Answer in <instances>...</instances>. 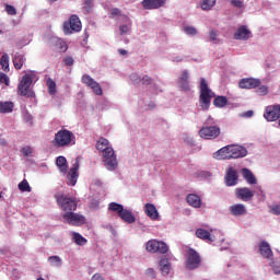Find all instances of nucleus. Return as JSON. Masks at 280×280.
<instances>
[{
	"label": "nucleus",
	"instance_id": "3c124183",
	"mask_svg": "<svg viewBox=\"0 0 280 280\" xmlns=\"http://www.w3.org/2000/svg\"><path fill=\"white\" fill-rule=\"evenodd\" d=\"M271 212L273 213V215H280V205L271 206Z\"/></svg>",
	"mask_w": 280,
	"mask_h": 280
},
{
	"label": "nucleus",
	"instance_id": "69168bd1",
	"mask_svg": "<svg viewBox=\"0 0 280 280\" xmlns=\"http://www.w3.org/2000/svg\"><path fill=\"white\" fill-rule=\"evenodd\" d=\"M0 145H8V141L5 139H0Z\"/></svg>",
	"mask_w": 280,
	"mask_h": 280
},
{
	"label": "nucleus",
	"instance_id": "8fccbe9b",
	"mask_svg": "<svg viewBox=\"0 0 280 280\" xmlns=\"http://www.w3.org/2000/svg\"><path fill=\"white\" fill-rule=\"evenodd\" d=\"M120 35L124 36V34H128L130 32V27L127 24H122L119 27Z\"/></svg>",
	"mask_w": 280,
	"mask_h": 280
},
{
	"label": "nucleus",
	"instance_id": "13d9d810",
	"mask_svg": "<svg viewBox=\"0 0 280 280\" xmlns=\"http://www.w3.org/2000/svg\"><path fill=\"white\" fill-rule=\"evenodd\" d=\"M253 115H255V112L253 110H247V112H244L241 117H246V118H250L253 117Z\"/></svg>",
	"mask_w": 280,
	"mask_h": 280
},
{
	"label": "nucleus",
	"instance_id": "864d4df0",
	"mask_svg": "<svg viewBox=\"0 0 280 280\" xmlns=\"http://www.w3.org/2000/svg\"><path fill=\"white\" fill-rule=\"evenodd\" d=\"M92 8H93V0H85V10H86V12H91Z\"/></svg>",
	"mask_w": 280,
	"mask_h": 280
},
{
	"label": "nucleus",
	"instance_id": "a211bd4d",
	"mask_svg": "<svg viewBox=\"0 0 280 280\" xmlns=\"http://www.w3.org/2000/svg\"><path fill=\"white\" fill-rule=\"evenodd\" d=\"M260 84L261 81L259 79L245 78L240 81L238 86L240 89H257Z\"/></svg>",
	"mask_w": 280,
	"mask_h": 280
},
{
	"label": "nucleus",
	"instance_id": "de8ad7c7",
	"mask_svg": "<svg viewBox=\"0 0 280 280\" xmlns=\"http://www.w3.org/2000/svg\"><path fill=\"white\" fill-rule=\"evenodd\" d=\"M178 81H189V71L183 70Z\"/></svg>",
	"mask_w": 280,
	"mask_h": 280
},
{
	"label": "nucleus",
	"instance_id": "c756f323",
	"mask_svg": "<svg viewBox=\"0 0 280 280\" xmlns=\"http://www.w3.org/2000/svg\"><path fill=\"white\" fill-rule=\"evenodd\" d=\"M14 110V103L12 101L1 102L0 101V113H12Z\"/></svg>",
	"mask_w": 280,
	"mask_h": 280
},
{
	"label": "nucleus",
	"instance_id": "09e8293b",
	"mask_svg": "<svg viewBox=\"0 0 280 280\" xmlns=\"http://www.w3.org/2000/svg\"><path fill=\"white\" fill-rule=\"evenodd\" d=\"M145 275L147 277H151V279H156V271L153 268H148Z\"/></svg>",
	"mask_w": 280,
	"mask_h": 280
},
{
	"label": "nucleus",
	"instance_id": "7ed1b4c3",
	"mask_svg": "<svg viewBox=\"0 0 280 280\" xmlns=\"http://www.w3.org/2000/svg\"><path fill=\"white\" fill-rule=\"evenodd\" d=\"M215 97V93L209 89V83L205 78L200 79V94H199V104L202 110H209L211 106V100Z\"/></svg>",
	"mask_w": 280,
	"mask_h": 280
},
{
	"label": "nucleus",
	"instance_id": "bf43d9fd",
	"mask_svg": "<svg viewBox=\"0 0 280 280\" xmlns=\"http://www.w3.org/2000/svg\"><path fill=\"white\" fill-rule=\"evenodd\" d=\"M131 80L133 84H139V82H141V78L137 77V74H131Z\"/></svg>",
	"mask_w": 280,
	"mask_h": 280
},
{
	"label": "nucleus",
	"instance_id": "412c9836",
	"mask_svg": "<svg viewBox=\"0 0 280 280\" xmlns=\"http://www.w3.org/2000/svg\"><path fill=\"white\" fill-rule=\"evenodd\" d=\"M229 211L234 218H240V215H246V206L244 203H235L230 206Z\"/></svg>",
	"mask_w": 280,
	"mask_h": 280
},
{
	"label": "nucleus",
	"instance_id": "c85d7f7f",
	"mask_svg": "<svg viewBox=\"0 0 280 280\" xmlns=\"http://www.w3.org/2000/svg\"><path fill=\"white\" fill-rule=\"evenodd\" d=\"M56 165L62 174H67L69 166L67 165V158L60 155L56 160Z\"/></svg>",
	"mask_w": 280,
	"mask_h": 280
},
{
	"label": "nucleus",
	"instance_id": "39448f33",
	"mask_svg": "<svg viewBox=\"0 0 280 280\" xmlns=\"http://www.w3.org/2000/svg\"><path fill=\"white\" fill-rule=\"evenodd\" d=\"M56 202L65 213H71V211H75L78 209V200L73 197H69L65 194L55 195Z\"/></svg>",
	"mask_w": 280,
	"mask_h": 280
},
{
	"label": "nucleus",
	"instance_id": "6e6552de",
	"mask_svg": "<svg viewBox=\"0 0 280 280\" xmlns=\"http://www.w3.org/2000/svg\"><path fill=\"white\" fill-rule=\"evenodd\" d=\"M73 32H82V22L78 15H71L68 22L63 23V34L69 36Z\"/></svg>",
	"mask_w": 280,
	"mask_h": 280
},
{
	"label": "nucleus",
	"instance_id": "5fc2aeb1",
	"mask_svg": "<svg viewBox=\"0 0 280 280\" xmlns=\"http://www.w3.org/2000/svg\"><path fill=\"white\" fill-rule=\"evenodd\" d=\"M110 14L112 16H121V10H119L118 8H114L112 9Z\"/></svg>",
	"mask_w": 280,
	"mask_h": 280
},
{
	"label": "nucleus",
	"instance_id": "f257e3e1",
	"mask_svg": "<svg viewBox=\"0 0 280 280\" xmlns=\"http://www.w3.org/2000/svg\"><path fill=\"white\" fill-rule=\"evenodd\" d=\"M96 150L103 152V161L107 170L110 172L117 170V155L115 154V150L108 147V139L100 138V140L96 142Z\"/></svg>",
	"mask_w": 280,
	"mask_h": 280
},
{
	"label": "nucleus",
	"instance_id": "58836bf2",
	"mask_svg": "<svg viewBox=\"0 0 280 280\" xmlns=\"http://www.w3.org/2000/svg\"><path fill=\"white\" fill-rule=\"evenodd\" d=\"M20 191H32V186H30V183L27 179H23L19 185H18Z\"/></svg>",
	"mask_w": 280,
	"mask_h": 280
},
{
	"label": "nucleus",
	"instance_id": "a878e982",
	"mask_svg": "<svg viewBox=\"0 0 280 280\" xmlns=\"http://www.w3.org/2000/svg\"><path fill=\"white\" fill-rule=\"evenodd\" d=\"M242 175L248 185H257V177H255V174L250 170L242 168Z\"/></svg>",
	"mask_w": 280,
	"mask_h": 280
},
{
	"label": "nucleus",
	"instance_id": "9b49d317",
	"mask_svg": "<svg viewBox=\"0 0 280 280\" xmlns=\"http://www.w3.org/2000/svg\"><path fill=\"white\" fill-rule=\"evenodd\" d=\"M82 84H85V86H89V89H92L94 95H104V92L102 91V86L97 81L93 80L91 75L84 74L81 78Z\"/></svg>",
	"mask_w": 280,
	"mask_h": 280
},
{
	"label": "nucleus",
	"instance_id": "603ef678",
	"mask_svg": "<svg viewBox=\"0 0 280 280\" xmlns=\"http://www.w3.org/2000/svg\"><path fill=\"white\" fill-rule=\"evenodd\" d=\"M22 154H23L24 156H30V154H32V147H24V148L22 149Z\"/></svg>",
	"mask_w": 280,
	"mask_h": 280
},
{
	"label": "nucleus",
	"instance_id": "393cba45",
	"mask_svg": "<svg viewBox=\"0 0 280 280\" xmlns=\"http://www.w3.org/2000/svg\"><path fill=\"white\" fill-rule=\"evenodd\" d=\"M160 270L164 277H167V275H170V270H172V264L170 262V259L167 257H162L160 259Z\"/></svg>",
	"mask_w": 280,
	"mask_h": 280
},
{
	"label": "nucleus",
	"instance_id": "f03ea898",
	"mask_svg": "<svg viewBox=\"0 0 280 280\" xmlns=\"http://www.w3.org/2000/svg\"><path fill=\"white\" fill-rule=\"evenodd\" d=\"M51 143L55 148H69V145H75V135L69 129H60L58 133H55Z\"/></svg>",
	"mask_w": 280,
	"mask_h": 280
},
{
	"label": "nucleus",
	"instance_id": "a18cd8bd",
	"mask_svg": "<svg viewBox=\"0 0 280 280\" xmlns=\"http://www.w3.org/2000/svg\"><path fill=\"white\" fill-rule=\"evenodd\" d=\"M258 95H268V86L260 85L257 90Z\"/></svg>",
	"mask_w": 280,
	"mask_h": 280
},
{
	"label": "nucleus",
	"instance_id": "f704fd0d",
	"mask_svg": "<svg viewBox=\"0 0 280 280\" xmlns=\"http://www.w3.org/2000/svg\"><path fill=\"white\" fill-rule=\"evenodd\" d=\"M217 0H202L200 3L201 10L209 12L214 5Z\"/></svg>",
	"mask_w": 280,
	"mask_h": 280
},
{
	"label": "nucleus",
	"instance_id": "4c0bfd02",
	"mask_svg": "<svg viewBox=\"0 0 280 280\" xmlns=\"http://www.w3.org/2000/svg\"><path fill=\"white\" fill-rule=\"evenodd\" d=\"M48 261L52 267L60 268L62 266V259L59 256H50L48 257Z\"/></svg>",
	"mask_w": 280,
	"mask_h": 280
},
{
	"label": "nucleus",
	"instance_id": "aec40b11",
	"mask_svg": "<svg viewBox=\"0 0 280 280\" xmlns=\"http://www.w3.org/2000/svg\"><path fill=\"white\" fill-rule=\"evenodd\" d=\"M80 168V164L74 163L73 167L70 168L69 173H68V185H70L71 187H75V183H78V170Z\"/></svg>",
	"mask_w": 280,
	"mask_h": 280
},
{
	"label": "nucleus",
	"instance_id": "774afa93",
	"mask_svg": "<svg viewBox=\"0 0 280 280\" xmlns=\"http://www.w3.org/2000/svg\"><path fill=\"white\" fill-rule=\"evenodd\" d=\"M50 1L54 3V2H56V1H58V0H50Z\"/></svg>",
	"mask_w": 280,
	"mask_h": 280
},
{
	"label": "nucleus",
	"instance_id": "6e6d98bb",
	"mask_svg": "<svg viewBox=\"0 0 280 280\" xmlns=\"http://www.w3.org/2000/svg\"><path fill=\"white\" fill-rule=\"evenodd\" d=\"M142 84H152V79L150 78V75H144L142 78Z\"/></svg>",
	"mask_w": 280,
	"mask_h": 280
},
{
	"label": "nucleus",
	"instance_id": "4be33fe9",
	"mask_svg": "<svg viewBox=\"0 0 280 280\" xmlns=\"http://www.w3.org/2000/svg\"><path fill=\"white\" fill-rule=\"evenodd\" d=\"M118 215L124 222H127V224H135V222H137V218L135 217V214H132V211L128 209L122 208L121 212Z\"/></svg>",
	"mask_w": 280,
	"mask_h": 280
},
{
	"label": "nucleus",
	"instance_id": "7c9ffc66",
	"mask_svg": "<svg viewBox=\"0 0 280 280\" xmlns=\"http://www.w3.org/2000/svg\"><path fill=\"white\" fill-rule=\"evenodd\" d=\"M24 63H25V56H23L22 54H16L13 58L14 68L18 70H21L23 69Z\"/></svg>",
	"mask_w": 280,
	"mask_h": 280
},
{
	"label": "nucleus",
	"instance_id": "72a5a7b5",
	"mask_svg": "<svg viewBox=\"0 0 280 280\" xmlns=\"http://www.w3.org/2000/svg\"><path fill=\"white\" fill-rule=\"evenodd\" d=\"M55 47H57V49L61 52L65 54V51H67V49H69V46L67 45V42H65L61 38H57L55 40Z\"/></svg>",
	"mask_w": 280,
	"mask_h": 280
},
{
	"label": "nucleus",
	"instance_id": "680f3d73",
	"mask_svg": "<svg viewBox=\"0 0 280 280\" xmlns=\"http://www.w3.org/2000/svg\"><path fill=\"white\" fill-rule=\"evenodd\" d=\"M218 38V33H215V31H211L210 32V40H217Z\"/></svg>",
	"mask_w": 280,
	"mask_h": 280
},
{
	"label": "nucleus",
	"instance_id": "0eeeda50",
	"mask_svg": "<svg viewBox=\"0 0 280 280\" xmlns=\"http://www.w3.org/2000/svg\"><path fill=\"white\" fill-rule=\"evenodd\" d=\"M147 253H159L160 255H165L170 250V246L165 242L159 240H150L145 244Z\"/></svg>",
	"mask_w": 280,
	"mask_h": 280
},
{
	"label": "nucleus",
	"instance_id": "dca6fc26",
	"mask_svg": "<svg viewBox=\"0 0 280 280\" xmlns=\"http://www.w3.org/2000/svg\"><path fill=\"white\" fill-rule=\"evenodd\" d=\"M258 248L264 259H272V257H275V253H272V248L268 242L261 241L258 245Z\"/></svg>",
	"mask_w": 280,
	"mask_h": 280
},
{
	"label": "nucleus",
	"instance_id": "423d86ee",
	"mask_svg": "<svg viewBox=\"0 0 280 280\" xmlns=\"http://www.w3.org/2000/svg\"><path fill=\"white\" fill-rule=\"evenodd\" d=\"M201 264L202 257H200V254L196 249L189 247L186 252V270H197V268H200Z\"/></svg>",
	"mask_w": 280,
	"mask_h": 280
},
{
	"label": "nucleus",
	"instance_id": "cd10ccee",
	"mask_svg": "<svg viewBox=\"0 0 280 280\" xmlns=\"http://www.w3.org/2000/svg\"><path fill=\"white\" fill-rule=\"evenodd\" d=\"M196 237H198L199 240H203V242H213V237H211V232L205 229H197Z\"/></svg>",
	"mask_w": 280,
	"mask_h": 280
},
{
	"label": "nucleus",
	"instance_id": "e2e57ef3",
	"mask_svg": "<svg viewBox=\"0 0 280 280\" xmlns=\"http://www.w3.org/2000/svg\"><path fill=\"white\" fill-rule=\"evenodd\" d=\"M118 54H120V56H128V50L126 49H118Z\"/></svg>",
	"mask_w": 280,
	"mask_h": 280
},
{
	"label": "nucleus",
	"instance_id": "79ce46f5",
	"mask_svg": "<svg viewBox=\"0 0 280 280\" xmlns=\"http://www.w3.org/2000/svg\"><path fill=\"white\" fill-rule=\"evenodd\" d=\"M0 84H5V86H10V78L8 74L0 72Z\"/></svg>",
	"mask_w": 280,
	"mask_h": 280
},
{
	"label": "nucleus",
	"instance_id": "1a4fd4ad",
	"mask_svg": "<svg viewBox=\"0 0 280 280\" xmlns=\"http://www.w3.org/2000/svg\"><path fill=\"white\" fill-rule=\"evenodd\" d=\"M62 219L70 226H82V224H86V217L73 211L63 213Z\"/></svg>",
	"mask_w": 280,
	"mask_h": 280
},
{
	"label": "nucleus",
	"instance_id": "4d7b16f0",
	"mask_svg": "<svg viewBox=\"0 0 280 280\" xmlns=\"http://www.w3.org/2000/svg\"><path fill=\"white\" fill-rule=\"evenodd\" d=\"M63 62L67 67H71V65H73V59L71 57H66Z\"/></svg>",
	"mask_w": 280,
	"mask_h": 280
},
{
	"label": "nucleus",
	"instance_id": "e433bc0d",
	"mask_svg": "<svg viewBox=\"0 0 280 280\" xmlns=\"http://www.w3.org/2000/svg\"><path fill=\"white\" fill-rule=\"evenodd\" d=\"M46 86L48 88L49 95H56V81L51 78L46 80Z\"/></svg>",
	"mask_w": 280,
	"mask_h": 280
},
{
	"label": "nucleus",
	"instance_id": "ea45409f",
	"mask_svg": "<svg viewBox=\"0 0 280 280\" xmlns=\"http://www.w3.org/2000/svg\"><path fill=\"white\" fill-rule=\"evenodd\" d=\"M109 211H117L118 215L124 211V206L117 202H110L108 206Z\"/></svg>",
	"mask_w": 280,
	"mask_h": 280
},
{
	"label": "nucleus",
	"instance_id": "052dcab7",
	"mask_svg": "<svg viewBox=\"0 0 280 280\" xmlns=\"http://www.w3.org/2000/svg\"><path fill=\"white\" fill-rule=\"evenodd\" d=\"M91 280H105L101 273H94L91 278Z\"/></svg>",
	"mask_w": 280,
	"mask_h": 280
},
{
	"label": "nucleus",
	"instance_id": "c03bdc74",
	"mask_svg": "<svg viewBox=\"0 0 280 280\" xmlns=\"http://www.w3.org/2000/svg\"><path fill=\"white\" fill-rule=\"evenodd\" d=\"M5 12H7V14H9L10 16H15V14H16V9L14 8V5L5 4Z\"/></svg>",
	"mask_w": 280,
	"mask_h": 280
},
{
	"label": "nucleus",
	"instance_id": "4468645a",
	"mask_svg": "<svg viewBox=\"0 0 280 280\" xmlns=\"http://www.w3.org/2000/svg\"><path fill=\"white\" fill-rule=\"evenodd\" d=\"M235 196L238 200H243V202H248L255 198V191L250 190L248 187L236 188Z\"/></svg>",
	"mask_w": 280,
	"mask_h": 280
},
{
	"label": "nucleus",
	"instance_id": "0e129e2a",
	"mask_svg": "<svg viewBox=\"0 0 280 280\" xmlns=\"http://www.w3.org/2000/svg\"><path fill=\"white\" fill-rule=\"evenodd\" d=\"M206 124L209 126V124H215V121H213V118L209 116Z\"/></svg>",
	"mask_w": 280,
	"mask_h": 280
},
{
	"label": "nucleus",
	"instance_id": "338daca9",
	"mask_svg": "<svg viewBox=\"0 0 280 280\" xmlns=\"http://www.w3.org/2000/svg\"><path fill=\"white\" fill-rule=\"evenodd\" d=\"M174 61H175V62H183V58H180V57H175V58H174Z\"/></svg>",
	"mask_w": 280,
	"mask_h": 280
},
{
	"label": "nucleus",
	"instance_id": "f3484780",
	"mask_svg": "<svg viewBox=\"0 0 280 280\" xmlns=\"http://www.w3.org/2000/svg\"><path fill=\"white\" fill-rule=\"evenodd\" d=\"M166 0H142L141 5L144 10H159L165 5Z\"/></svg>",
	"mask_w": 280,
	"mask_h": 280
},
{
	"label": "nucleus",
	"instance_id": "f8f14e48",
	"mask_svg": "<svg viewBox=\"0 0 280 280\" xmlns=\"http://www.w3.org/2000/svg\"><path fill=\"white\" fill-rule=\"evenodd\" d=\"M226 187H235L240 183V174L234 167H229L224 177Z\"/></svg>",
	"mask_w": 280,
	"mask_h": 280
},
{
	"label": "nucleus",
	"instance_id": "5701e85b",
	"mask_svg": "<svg viewBox=\"0 0 280 280\" xmlns=\"http://www.w3.org/2000/svg\"><path fill=\"white\" fill-rule=\"evenodd\" d=\"M144 213L151 220H159V210H156V206H154L153 203H147L144 206Z\"/></svg>",
	"mask_w": 280,
	"mask_h": 280
},
{
	"label": "nucleus",
	"instance_id": "49530a36",
	"mask_svg": "<svg viewBox=\"0 0 280 280\" xmlns=\"http://www.w3.org/2000/svg\"><path fill=\"white\" fill-rule=\"evenodd\" d=\"M233 8H244V2L242 0H230Z\"/></svg>",
	"mask_w": 280,
	"mask_h": 280
},
{
	"label": "nucleus",
	"instance_id": "bb28decb",
	"mask_svg": "<svg viewBox=\"0 0 280 280\" xmlns=\"http://www.w3.org/2000/svg\"><path fill=\"white\" fill-rule=\"evenodd\" d=\"M186 200L188 205H190V207H195V209H200V207L202 206V200H200V197L198 195L190 194L187 196Z\"/></svg>",
	"mask_w": 280,
	"mask_h": 280
},
{
	"label": "nucleus",
	"instance_id": "c9c22d12",
	"mask_svg": "<svg viewBox=\"0 0 280 280\" xmlns=\"http://www.w3.org/2000/svg\"><path fill=\"white\" fill-rule=\"evenodd\" d=\"M0 65L5 72L10 71V57H8V54L2 55Z\"/></svg>",
	"mask_w": 280,
	"mask_h": 280
},
{
	"label": "nucleus",
	"instance_id": "37998d69",
	"mask_svg": "<svg viewBox=\"0 0 280 280\" xmlns=\"http://www.w3.org/2000/svg\"><path fill=\"white\" fill-rule=\"evenodd\" d=\"M184 32L188 34V36H196V34H198V30H196L194 26H186Z\"/></svg>",
	"mask_w": 280,
	"mask_h": 280
},
{
	"label": "nucleus",
	"instance_id": "2eb2a0df",
	"mask_svg": "<svg viewBox=\"0 0 280 280\" xmlns=\"http://www.w3.org/2000/svg\"><path fill=\"white\" fill-rule=\"evenodd\" d=\"M248 154V151L244 147L230 145V161L231 159H244Z\"/></svg>",
	"mask_w": 280,
	"mask_h": 280
},
{
	"label": "nucleus",
	"instance_id": "a19ab883",
	"mask_svg": "<svg viewBox=\"0 0 280 280\" xmlns=\"http://www.w3.org/2000/svg\"><path fill=\"white\" fill-rule=\"evenodd\" d=\"M177 84L180 91H184L185 93H189L191 91V88L189 86V81H177Z\"/></svg>",
	"mask_w": 280,
	"mask_h": 280
},
{
	"label": "nucleus",
	"instance_id": "2f4dec72",
	"mask_svg": "<svg viewBox=\"0 0 280 280\" xmlns=\"http://www.w3.org/2000/svg\"><path fill=\"white\" fill-rule=\"evenodd\" d=\"M228 104L229 98H226V96H217L213 100V106H215V108H224Z\"/></svg>",
	"mask_w": 280,
	"mask_h": 280
},
{
	"label": "nucleus",
	"instance_id": "6ab92c4d",
	"mask_svg": "<svg viewBox=\"0 0 280 280\" xmlns=\"http://www.w3.org/2000/svg\"><path fill=\"white\" fill-rule=\"evenodd\" d=\"M250 30L248 26L242 25L237 28L236 33L234 34L235 40H248L250 38Z\"/></svg>",
	"mask_w": 280,
	"mask_h": 280
},
{
	"label": "nucleus",
	"instance_id": "ddd939ff",
	"mask_svg": "<svg viewBox=\"0 0 280 280\" xmlns=\"http://www.w3.org/2000/svg\"><path fill=\"white\" fill-rule=\"evenodd\" d=\"M264 117L268 121H277L280 119V105H269L265 109Z\"/></svg>",
	"mask_w": 280,
	"mask_h": 280
},
{
	"label": "nucleus",
	"instance_id": "473e14b6",
	"mask_svg": "<svg viewBox=\"0 0 280 280\" xmlns=\"http://www.w3.org/2000/svg\"><path fill=\"white\" fill-rule=\"evenodd\" d=\"M72 238L78 246H85V244L89 242L84 236H82V234L78 232H72Z\"/></svg>",
	"mask_w": 280,
	"mask_h": 280
},
{
	"label": "nucleus",
	"instance_id": "b1692460",
	"mask_svg": "<svg viewBox=\"0 0 280 280\" xmlns=\"http://www.w3.org/2000/svg\"><path fill=\"white\" fill-rule=\"evenodd\" d=\"M230 145L223 147L214 153V159L218 161H230Z\"/></svg>",
	"mask_w": 280,
	"mask_h": 280
},
{
	"label": "nucleus",
	"instance_id": "20e7f679",
	"mask_svg": "<svg viewBox=\"0 0 280 280\" xmlns=\"http://www.w3.org/2000/svg\"><path fill=\"white\" fill-rule=\"evenodd\" d=\"M34 73H26L22 77V80L18 84V95L22 97H36V94L30 89L32 82H34Z\"/></svg>",
	"mask_w": 280,
	"mask_h": 280
},
{
	"label": "nucleus",
	"instance_id": "9d476101",
	"mask_svg": "<svg viewBox=\"0 0 280 280\" xmlns=\"http://www.w3.org/2000/svg\"><path fill=\"white\" fill-rule=\"evenodd\" d=\"M220 133H221V129L219 126H206V127H202L200 130H199V137L201 139H206V140H213V139H218V137H220Z\"/></svg>",
	"mask_w": 280,
	"mask_h": 280
}]
</instances>
